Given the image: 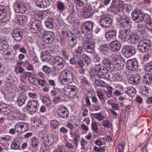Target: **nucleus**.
I'll list each match as a JSON object with an SVG mask.
<instances>
[{
	"mask_svg": "<svg viewBox=\"0 0 152 152\" xmlns=\"http://www.w3.org/2000/svg\"><path fill=\"white\" fill-rule=\"evenodd\" d=\"M96 59H94L95 68L94 74L95 76H97L100 78L106 79L107 80H110V75L108 70L99 62H96Z\"/></svg>",
	"mask_w": 152,
	"mask_h": 152,
	"instance_id": "f257e3e1",
	"label": "nucleus"
},
{
	"mask_svg": "<svg viewBox=\"0 0 152 152\" xmlns=\"http://www.w3.org/2000/svg\"><path fill=\"white\" fill-rule=\"evenodd\" d=\"M132 18L133 21L137 23H141L144 20V22H147L148 18L149 16L146 14L142 13L138 9L134 10L132 13Z\"/></svg>",
	"mask_w": 152,
	"mask_h": 152,
	"instance_id": "f03ea898",
	"label": "nucleus"
},
{
	"mask_svg": "<svg viewBox=\"0 0 152 152\" xmlns=\"http://www.w3.org/2000/svg\"><path fill=\"white\" fill-rule=\"evenodd\" d=\"M73 74L70 71H63L60 74V82L62 84L70 83L73 81Z\"/></svg>",
	"mask_w": 152,
	"mask_h": 152,
	"instance_id": "7ed1b4c3",
	"label": "nucleus"
},
{
	"mask_svg": "<svg viewBox=\"0 0 152 152\" xmlns=\"http://www.w3.org/2000/svg\"><path fill=\"white\" fill-rule=\"evenodd\" d=\"M64 90L65 95L70 98L76 97L78 93L77 87L71 85H68L65 86Z\"/></svg>",
	"mask_w": 152,
	"mask_h": 152,
	"instance_id": "20e7f679",
	"label": "nucleus"
},
{
	"mask_svg": "<svg viewBox=\"0 0 152 152\" xmlns=\"http://www.w3.org/2000/svg\"><path fill=\"white\" fill-rule=\"evenodd\" d=\"M135 48L132 46H125L122 50L123 55L126 57L132 56L136 53Z\"/></svg>",
	"mask_w": 152,
	"mask_h": 152,
	"instance_id": "39448f33",
	"label": "nucleus"
},
{
	"mask_svg": "<svg viewBox=\"0 0 152 152\" xmlns=\"http://www.w3.org/2000/svg\"><path fill=\"white\" fill-rule=\"evenodd\" d=\"M52 61L54 68L58 70L61 69L65 65V62L62 58L59 56L54 58Z\"/></svg>",
	"mask_w": 152,
	"mask_h": 152,
	"instance_id": "423d86ee",
	"label": "nucleus"
},
{
	"mask_svg": "<svg viewBox=\"0 0 152 152\" xmlns=\"http://www.w3.org/2000/svg\"><path fill=\"white\" fill-rule=\"evenodd\" d=\"M43 35V41L47 44H51L54 39V34L53 32H45Z\"/></svg>",
	"mask_w": 152,
	"mask_h": 152,
	"instance_id": "0eeeda50",
	"label": "nucleus"
},
{
	"mask_svg": "<svg viewBox=\"0 0 152 152\" xmlns=\"http://www.w3.org/2000/svg\"><path fill=\"white\" fill-rule=\"evenodd\" d=\"M39 107V105L37 101L33 100L29 102L27 105L26 108L30 112L34 113L37 111Z\"/></svg>",
	"mask_w": 152,
	"mask_h": 152,
	"instance_id": "6e6552de",
	"label": "nucleus"
},
{
	"mask_svg": "<svg viewBox=\"0 0 152 152\" xmlns=\"http://www.w3.org/2000/svg\"><path fill=\"white\" fill-rule=\"evenodd\" d=\"M41 21L39 20H34L30 25V30L33 33L39 31L42 28Z\"/></svg>",
	"mask_w": 152,
	"mask_h": 152,
	"instance_id": "1a4fd4ad",
	"label": "nucleus"
},
{
	"mask_svg": "<svg viewBox=\"0 0 152 152\" xmlns=\"http://www.w3.org/2000/svg\"><path fill=\"white\" fill-rule=\"evenodd\" d=\"M15 130L18 134H22L25 132L28 129L27 124L24 122L17 123L15 125Z\"/></svg>",
	"mask_w": 152,
	"mask_h": 152,
	"instance_id": "9d476101",
	"label": "nucleus"
},
{
	"mask_svg": "<svg viewBox=\"0 0 152 152\" xmlns=\"http://www.w3.org/2000/svg\"><path fill=\"white\" fill-rule=\"evenodd\" d=\"M47 139L42 143L41 146V149L44 151L48 149L53 142L54 138L52 135L47 136Z\"/></svg>",
	"mask_w": 152,
	"mask_h": 152,
	"instance_id": "9b49d317",
	"label": "nucleus"
},
{
	"mask_svg": "<svg viewBox=\"0 0 152 152\" xmlns=\"http://www.w3.org/2000/svg\"><path fill=\"white\" fill-rule=\"evenodd\" d=\"M23 33L20 29L15 28L14 29L12 35V37L15 40L20 41L23 38Z\"/></svg>",
	"mask_w": 152,
	"mask_h": 152,
	"instance_id": "f8f14e48",
	"label": "nucleus"
},
{
	"mask_svg": "<svg viewBox=\"0 0 152 152\" xmlns=\"http://www.w3.org/2000/svg\"><path fill=\"white\" fill-rule=\"evenodd\" d=\"M127 68L130 70L135 71L138 69V63L137 60H128L126 63Z\"/></svg>",
	"mask_w": 152,
	"mask_h": 152,
	"instance_id": "ddd939ff",
	"label": "nucleus"
},
{
	"mask_svg": "<svg viewBox=\"0 0 152 152\" xmlns=\"http://www.w3.org/2000/svg\"><path fill=\"white\" fill-rule=\"evenodd\" d=\"M58 114L60 118L66 119L69 116V113L68 110L65 107H61L58 110Z\"/></svg>",
	"mask_w": 152,
	"mask_h": 152,
	"instance_id": "4468645a",
	"label": "nucleus"
},
{
	"mask_svg": "<svg viewBox=\"0 0 152 152\" xmlns=\"http://www.w3.org/2000/svg\"><path fill=\"white\" fill-rule=\"evenodd\" d=\"M92 40L90 39L88 42L83 45V48L88 53H92L94 51V44Z\"/></svg>",
	"mask_w": 152,
	"mask_h": 152,
	"instance_id": "2eb2a0df",
	"label": "nucleus"
},
{
	"mask_svg": "<svg viewBox=\"0 0 152 152\" xmlns=\"http://www.w3.org/2000/svg\"><path fill=\"white\" fill-rule=\"evenodd\" d=\"M100 23L102 27L108 28L111 25L112 20L109 17L103 16L101 18Z\"/></svg>",
	"mask_w": 152,
	"mask_h": 152,
	"instance_id": "dca6fc26",
	"label": "nucleus"
},
{
	"mask_svg": "<svg viewBox=\"0 0 152 152\" xmlns=\"http://www.w3.org/2000/svg\"><path fill=\"white\" fill-rule=\"evenodd\" d=\"M94 23L90 21L86 22L85 26H83L82 28V31L86 33L91 32L93 31Z\"/></svg>",
	"mask_w": 152,
	"mask_h": 152,
	"instance_id": "f3484780",
	"label": "nucleus"
},
{
	"mask_svg": "<svg viewBox=\"0 0 152 152\" xmlns=\"http://www.w3.org/2000/svg\"><path fill=\"white\" fill-rule=\"evenodd\" d=\"M14 8L16 12L19 13H24L26 10L25 6L21 3L16 2L14 6Z\"/></svg>",
	"mask_w": 152,
	"mask_h": 152,
	"instance_id": "a211bd4d",
	"label": "nucleus"
},
{
	"mask_svg": "<svg viewBox=\"0 0 152 152\" xmlns=\"http://www.w3.org/2000/svg\"><path fill=\"white\" fill-rule=\"evenodd\" d=\"M35 3L37 7L42 8H47L50 5L48 0H35Z\"/></svg>",
	"mask_w": 152,
	"mask_h": 152,
	"instance_id": "6ab92c4d",
	"label": "nucleus"
},
{
	"mask_svg": "<svg viewBox=\"0 0 152 152\" xmlns=\"http://www.w3.org/2000/svg\"><path fill=\"white\" fill-rule=\"evenodd\" d=\"M110 49L112 51L118 52L121 49V44L117 41H114L110 44Z\"/></svg>",
	"mask_w": 152,
	"mask_h": 152,
	"instance_id": "aec40b11",
	"label": "nucleus"
},
{
	"mask_svg": "<svg viewBox=\"0 0 152 152\" xmlns=\"http://www.w3.org/2000/svg\"><path fill=\"white\" fill-rule=\"evenodd\" d=\"M114 64L115 67L119 70L121 69L124 66L125 62L124 61H121L120 59L115 58L113 59Z\"/></svg>",
	"mask_w": 152,
	"mask_h": 152,
	"instance_id": "412c9836",
	"label": "nucleus"
},
{
	"mask_svg": "<svg viewBox=\"0 0 152 152\" xmlns=\"http://www.w3.org/2000/svg\"><path fill=\"white\" fill-rule=\"evenodd\" d=\"M9 45L8 43V40L6 39H2L0 41V50L4 51L9 49Z\"/></svg>",
	"mask_w": 152,
	"mask_h": 152,
	"instance_id": "4be33fe9",
	"label": "nucleus"
},
{
	"mask_svg": "<svg viewBox=\"0 0 152 152\" xmlns=\"http://www.w3.org/2000/svg\"><path fill=\"white\" fill-rule=\"evenodd\" d=\"M120 34L123 35V37L125 39V40H127L129 39L130 38L131 36L130 29L128 28L120 30Z\"/></svg>",
	"mask_w": 152,
	"mask_h": 152,
	"instance_id": "5701e85b",
	"label": "nucleus"
},
{
	"mask_svg": "<svg viewBox=\"0 0 152 152\" xmlns=\"http://www.w3.org/2000/svg\"><path fill=\"white\" fill-rule=\"evenodd\" d=\"M11 138L9 136L2 137L0 139V143L6 146H8L11 143Z\"/></svg>",
	"mask_w": 152,
	"mask_h": 152,
	"instance_id": "b1692460",
	"label": "nucleus"
},
{
	"mask_svg": "<svg viewBox=\"0 0 152 152\" xmlns=\"http://www.w3.org/2000/svg\"><path fill=\"white\" fill-rule=\"evenodd\" d=\"M94 13L93 11L91 8H86L83 11V15L86 18H88L91 17Z\"/></svg>",
	"mask_w": 152,
	"mask_h": 152,
	"instance_id": "393cba45",
	"label": "nucleus"
},
{
	"mask_svg": "<svg viewBox=\"0 0 152 152\" xmlns=\"http://www.w3.org/2000/svg\"><path fill=\"white\" fill-rule=\"evenodd\" d=\"M6 15V8L4 6L0 5V20L4 19Z\"/></svg>",
	"mask_w": 152,
	"mask_h": 152,
	"instance_id": "a878e982",
	"label": "nucleus"
},
{
	"mask_svg": "<svg viewBox=\"0 0 152 152\" xmlns=\"http://www.w3.org/2000/svg\"><path fill=\"white\" fill-rule=\"evenodd\" d=\"M27 99V97L25 96H20L18 98L17 103L19 106L21 107L25 103Z\"/></svg>",
	"mask_w": 152,
	"mask_h": 152,
	"instance_id": "bb28decb",
	"label": "nucleus"
},
{
	"mask_svg": "<svg viewBox=\"0 0 152 152\" xmlns=\"http://www.w3.org/2000/svg\"><path fill=\"white\" fill-rule=\"evenodd\" d=\"M16 22L18 24L23 25L26 21V19L25 16L22 15L16 18L15 19Z\"/></svg>",
	"mask_w": 152,
	"mask_h": 152,
	"instance_id": "cd10ccee",
	"label": "nucleus"
},
{
	"mask_svg": "<svg viewBox=\"0 0 152 152\" xmlns=\"http://www.w3.org/2000/svg\"><path fill=\"white\" fill-rule=\"evenodd\" d=\"M129 80L131 83H132L137 84L139 83L140 81V77L137 75L132 76L129 78Z\"/></svg>",
	"mask_w": 152,
	"mask_h": 152,
	"instance_id": "c85d7f7f",
	"label": "nucleus"
},
{
	"mask_svg": "<svg viewBox=\"0 0 152 152\" xmlns=\"http://www.w3.org/2000/svg\"><path fill=\"white\" fill-rule=\"evenodd\" d=\"M43 61H48L50 59V54L47 51H44L41 54V56Z\"/></svg>",
	"mask_w": 152,
	"mask_h": 152,
	"instance_id": "c756f323",
	"label": "nucleus"
},
{
	"mask_svg": "<svg viewBox=\"0 0 152 152\" xmlns=\"http://www.w3.org/2000/svg\"><path fill=\"white\" fill-rule=\"evenodd\" d=\"M45 23V25L47 28L50 29H52L53 28V21L52 18L48 19Z\"/></svg>",
	"mask_w": 152,
	"mask_h": 152,
	"instance_id": "7c9ffc66",
	"label": "nucleus"
},
{
	"mask_svg": "<svg viewBox=\"0 0 152 152\" xmlns=\"http://www.w3.org/2000/svg\"><path fill=\"white\" fill-rule=\"evenodd\" d=\"M142 43H140L139 42L138 45V48L140 51L141 52H146L147 51L149 50V47H146L142 44Z\"/></svg>",
	"mask_w": 152,
	"mask_h": 152,
	"instance_id": "2f4dec72",
	"label": "nucleus"
},
{
	"mask_svg": "<svg viewBox=\"0 0 152 152\" xmlns=\"http://www.w3.org/2000/svg\"><path fill=\"white\" fill-rule=\"evenodd\" d=\"M57 7L58 10L61 12L65 9L64 3L59 1H58L57 2Z\"/></svg>",
	"mask_w": 152,
	"mask_h": 152,
	"instance_id": "473e14b6",
	"label": "nucleus"
},
{
	"mask_svg": "<svg viewBox=\"0 0 152 152\" xmlns=\"http://www.w3.org/2000/svg\"><path fill=\"white\" fill-rule=\"evenodd\" d=\"M91 116L99 121H101L104 119V117L100 113H92Z\"/></svg>",
	"mask_w": 152,
	"mask_h": 152,
	"instance_id": "72a5a7b5",
	"label": "nucleus"
},
{
	"mask_svg": "<svg viewBox=\"0 0 152 152\" xmlns=\"http://www.w3.org/2000/svg\"><path fill=\"white\" fill-rule=\"evenodd\" d=\"M126 93L130 96L133 97L134 96H135L136 94V91L134 88L132 87L126 91Z\"/></svg>",
	"mask_w": 152,
	"mask_h": 152,
	"instance_id": "f704fd0d",
	"label": "nucleus"
},
{
	"mask_svg": "<svg viewBox=\"0 0 152 152\" xmlns=\"http://www.w3.org/2000/svg\"><path fill=\"white\" fill-rule=\"evenodd\" d=\"M109 47V44H102L100 45L99 50L100 51L102 52H107L108 50Z\"/></svg>",
	"mask_w": 152,
	"mask_h": 152,
	"instance_id": "c9c22d12",
	"label": "nucleus"
},
{
	"mask_svg": "<svg viewBox=\"0 0 152 152\" xmlns=\"http://www.w3.org/2000/svg\"><path fill=\"white\" fill-rule=\"evenodd\" d=\"M102 63L107 68H110L111 66H113L112 63L108 58H104L102 61Z\"/></svg>",
	"mask_w": 152,
	"mask_h": 152,
	"instance_id": "e433bc0d",
	"label": "nucleus"
},
{
	"mask_svg": "<svg viewBox=\"0 0 152 152\" xmlns=\"http://www.w3.org/2000/svg\"><path fill=\"white\" fill-rule=\"evenodd\" d=\"M42 102L49 107L51 106V103L50 99L47 97L43 96L42 99Z\"/></svg>",
	"mask_w": 152,
	"mask_h": 152,
	"instance_id": "4c0bfd02",
	"label": "nucleus"
},
{
	"mask_svg": "<svg viewBox=\"0 0 152 152\" xmlns=\"http://www.w3.org/2000/svg\"><path fill=\"white\" fill-rule=\"evenodd\" d=\"M68 43L71 47H74L77 43L76 38L75 37H72L70 39Z\"/></svg>",
	"mask_w": 152,
	"mask_h": 152,
	"instance_id": "58836bf2",
	"label": "nucleus"
},
{
	"mask_svg": "<svg viewBox=\"0 0 152 152\" xmlns=\"http://www.w3.org/2000/svg\"><path fill=\"white\" fill-rule=\"evenodd\" d=\"M9 109L6 105H5L0 109V111L2 114L6 115L9 113L8 111Z\"/></svg>",
	"mask_w": 152,
	"mask_h": 152,
	"instance_id": "ea45409f",
	"label": "nucleus"
},
{
	"mask_svg": "<svg viewBox=\"0 0 152 152\" xmlns=\"http://www.w3.org/2000/svg\"><path fill=\"white\" fill-rule=\"evenodd\" d=\"M116 31L115 30H110L107 31V36H108L111 37L113 38L114 39L115 38V37L116 35Z\"/></svg>",
	"mask_w": 152,
	"mask_h": 152,
	"instance_id": "a19ab883",
	"label": "nucleus"
},
{
	"mask_svg": "<svg viewBox=\"0 0 152 152\" xmlns=\"http://www.w3.org/2000/svg\"><path fill=\"white\" fill-rule=\"evenodd\" d=\"M78 131H75L74 133V142L76 145H77L78 141L80 139V135L78 134Z\"/></svg>",
	"mask_w": 152,
	"mask_h": 152,
	"instance_id": "79ce46f5",
	"label": "nucleus"
},
{
	"mask_svg": "<svg viewBox=\"0 0 152 152\" xmlns=\"http://www.w3.org/2000/svg\"><path fill=\"white\" fill-rule=\"evenodd\" d=\"M113 78L114 80L121 81L123 77L119 73H116L113 75Z\"/></svg>",
	"mask_w": 152,
	"mask_h": 152,
	"instance_id": "37998d69",
	"label": "nucleus"
},
{
	"mask_svg": "<svg viewBox=\"0 0 152 152\" xmlns=\"http://www.w3.org/2000/svg\"><path fill=\"white\" fill-rule=\"evenodd\" d=\"M150 19L149 17V18H148V20H146L147 22H145V24L147 29L152 30V20H151Z\"/></svg>",
	"mask_w": 152,
	"mask_h": 152,
	"instance_id": "c03bdc74",
	"label": "nucleus"
},
{
	"mask_svg": "<svg viewBox=\"0 0 152 152\" xmlns=\"http://www.w3.org/2000/svg\"><path fill=\"white\" fill-rule=\"evenodd\" d=\"M92 130L96 133H98L99 129L98 124L96 122H93L91 124Z\"/></svg>",
	"mask_w": 152,
	"mask_h": 152,
	"instance_id": "a18cd8bd",
	"label": "nucleus"
},
{
	"mask_svg": "<svg viewBox=\"0 0 152 152\" xmlns=\"http://www.w3.org/2000/svg\"><path fill=\"white\" fill-rule=\"evenodd\" d=\"M95 83L98 86L104 87L105 86L106 83L104 81L100 80H96L95 81Z\"/></svg>",
	"mask_w": 152,
	"mask_h": 152,
	"instance_id": "49530a36",
	"label": "nucleus"
},
{
	"mask_svg": "<svg viewBox=\"0 0 152 152\" xmlns=\"http://www.w3.org/2000/svg\"><path fill=\"white\" fill-rule=\"evenodd\" d=\"M145 70L147 72H152V63H149L146 65Z\"/></svg>",
	"mask_w": 152,
	"mask_h": 152,
	"instance_id": "de8ad7c7",
	"label": "nucleus"
},
{
	"mask_svg": "<svg viewBox=\"0 0 152 152\" xmlns=\"http://www.w3.org/2000/svg\"><path fill=\"white\" fill-rule=\"evenodd\" d=\"M39 142L38 140L35 137H33L31 140L32 146L34 148H36L38 146Z\"/></svg>",
	"mask_w": 152,
	"mask_h": 152,
	"instance_id": "09e8293b",
	"label": "nucleus"
},
{
	"mask_svg": "<svg viewBox=\"0 0 152 152\" xmlns=\"http://www.w3.org/2000/svg\"><path fill=\"white\" fill-rule=\"evenodd\" d=\"M120 22L122 26L124 27L127 26L130 23V21L126 19L120 20Z\"/></svg>",
	"mask_w": 152,
	"mask_h": 152,
	"instance_id": "8fccbe9b",
	"label": "nucleus"
},
{
	"mask_svg": "<svg viewBox=\"0 0 152 152\" xmlns=\"http://www.w3.org/2000/svg\"><path fill=\"white\" fill-rule=\"evenodd\" d=\"M139 42L143 45L146 47H149V49H150V41L148 40H141Z\"/></svg>",
	"mask_w": 152,
	"mask_h": 152,
	"instance_id": "3c124183",
	"label": "nucleus"
},
{
	"mask_svg": "<svg viewBox=\"0 0 152 152\" xmlns=\"http://www.w3.org/2000/svg\"><path fill=\"white\" fill-rule=\"evenodd\" d=\"M102 125L105 127L110 128L111 126V124L109 120H105L102 122Z\"/></svg>",
	"mask_w": 152,
	"mask_h": 152,
	"instance_id": "603ef678",
	"label": "nucleus"
},
{
	"mask_svg": "<svg viewBox=\"0 0 152 152\" xmlns=\"http://www.w3.org/2000/svg\"><path fill=\"white\" fill-rule=\"evenodd\" d=\"M39 83V84L42 87H48V84L45 82V80L39 79V80H37Z\"/></svg>",
	"mask_w": 152,
	"mask_h": 152,
	"instance_id": "864d4df0",
	"label": "nucleus"
},
{
	"mask_svg": "<svg viewBox=\"0 0 152 152\" xmlns=\"http://www.w3.org/2000/svg\"><path fill=\"white\" fill-rule=\"evenodd\" d=\"M20 146V144L19 142H14L11 145V148L13 149H18Z\"/></svg>",
	"mask_w": 152,
	"mask_h": 152,
	"instance_id": "5fc2aeb1",
	"label": "nucleus"
},
{
	"mask_svg": "<svg viewBox=\"0 0 152 152\" xmlns=\"http://www.w3.org/2000/svg\"><path fill=\"white\" fill-rule=\"evenodd\" d=\"M83 58L84 59L85 62L87 65H88L91 62V60L90 57L86 55H84L83 56Z\"/></svg>",
	"mask_w": 152,
	"mask_h": 152,
	"instance_id": "6e6d98bb",
	"label": "nucleus"
},
{
	"mask_svg": "<svg viewBox=\"0 0 152 152\" xmlns=\"http://www.w3.org/2000/svg\"><path fill=\"white\" fill-rule=\"evenodd\" d=\"M80 143L82 147V149H85L86 148L85 145L87 144V141L85 140L83 138H82L81 139Z\"/></svg>",
	"mask_w": 152,
	"mask_h": 152,
	"instance_id": "4d7b16f0",
	"label": "nucleus"
},
{
	"mask_svg": "<svg viewBox=\"0 0 152 152\" xmlns=\"http://www.w3.org/2000/svg\"><path fill=\"white\" fill-rule=\"evenodd\" d=\"M59 123L57 121H52L51 123V127L53 129L56 128L59 125Z\"/></svg>",
	"mask_w": 152,
	"mask_h": 152,
	"instance_id": "13d9d810",
	"label": "nucleus"
},
{
	"mask_svg": "<svg viewBox=\"0 0 152 152\" xmlns=\"http://www.w3.org/2000/svg\"><path fill=\"white\" fill-rule=\"evenodd\" d=\"M146 81L145 82L146 83H148V84H150L152 82V75H149L148 74L146 76Z\"/></svg>",
	"mask_w": 152,
	"mask_h": 152,
	"instance_id": "bf43d9fd",
	"label": "nucleus"
},
{
	"mask_svg": "<svg viewBox=\"0 0 152 152\" xmlns=\"http://www.w3.org/2000/svg\"><path fill=\"white\" fill-rule=\"evenodd\" d=\"M120 7H122L121 6H119V7H113V12L115 14H117L118 12L121 10Z\"/></svg>",
	"mask_w": 152,
	"mask_h": 152,
	"instance_id": "052dcab7",
	"label": "nucleus"
},
{
	"mask_svg": "<svg viewBox=\"0 0 152 152\" xmlns=\"http://www.w3.org/2000/svg\"><path fill=\"white\" fill-rule=\"evenodd\" d=\"M18 69V72H16V73H19L20 74L23 73V74L25 72L24 69L21 66H17L15 69Z\"/></svg>",
	"mask_w": 152,
	"mask_h": 152,
	"instance_id": "680f3d73",
	"label": "nucleus"
},
{
	"mask_svg": "<svg viewBox=\"0 0 152 152\" xmlns=\"http://www.w3.org/2000/svg\"><path fill=\"white\" fill-rule=\"evenodd\" d=\"M112 93V90H109L104 91V94L106 95L107 97L109 98L111 96Z\"/></svg>",
	"mask_w": 152,
	"mask_h": 152,
	"instance_id": "e2e57ef3",
	"label": "nucleus"
},
{
	"mask_svg": "<svg viewBox=\"0 0 152 152\" xmlns=\"http://www.w3.org/2000/svg\"><path fill=\"white\" fill-rule=\"evenodd\" d=\"M77 59L73 56V58L70 59V63L72 65H76L77 64Z\"/></svg>",
	"mask_w": 152,
	"mask_h": 152,
	"instance_id": "0e129e2a",
	"label": "nucleus"
},
{
	"mask_svg": "<svg viewBox=\"0 0 152 152\" xmlns=\"http://www.w3.org/2000/svg\"><path fill=\"white\" fill-rule=\"evenodd\" d=\"M28 95L29 97L32 99H36L38 97L37 94L35 93L30 92Z\"/></svg>",
	"mask_w": 152,
	"mask_h": 152,
	"instance_id": "69168bd1",
	"label": "nucleus"
},
{
	"mask_svg": "<svg viewBox=\"0 0 152 152\" xmlns=\"http://www.w3.org/2000/svg\"><path fill=\"white\" fill-rule=\"evenodd\" d=\"M138 26V30L140 31L142 34H143L145 33V30L144 26L142 25L140 26L139 25Z\"/></svg>",
	"mask_w": 152,
	"mask_h": 152,
	"instance_id": "338daca9",
	"label": "nucleus"
},
{
	"mask_svg": "<svg viewBox=\"0 0 152 152\" xmlns=\"http://www.w3.org/2000/svg\"><path fill=\"white\" fill-rule=\"evenodd\" d=\"M43 70L47 74H48L50 72V70L49 67L46 65H45L43 66Z\"/></svg>",
	"mask_w": 152,
	"mask_h": 152,
	"instance_id": "774afa93",
	"label": "nucleus"
}]
</instances>
